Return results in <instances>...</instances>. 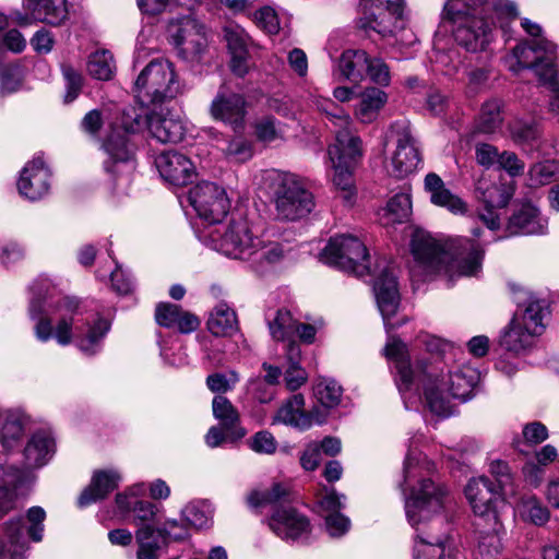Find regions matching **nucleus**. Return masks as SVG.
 <instances>
[{
  "mask_svg": "<svg viewBox=\"0 0 559 559\" xmlns=\"http://www.w3.org/2000/svg\"><path fill=\"white\" fill-rule=\"evenodd\" d=\"M225 39L230 53L248 55L250 37L239 25H228L224 28Z\"/></svg>",
  "mask_w": 559,
  "mask_h": 559,
  "instance_id": "56",
  "label": "nucleus"
},
{
  "mask_svg": "<svg viewBox=\"0 0 559 559\" xmlns=\"http://www.w3.org/2000/svg\"><path fill=\"white\" fill-rule=\"evenodd\" d=\"M210 236L216 250L234 259L250 260L260 246V238L253 235L249 222L242 216L233 217L223 231L215 229Z\"/></svg>",
  "mask_w": 559,
  "mask_h": 559,
  "instance_id": "11",
  "label": "nucleus"
},
{
  "mask_svg": "<svg viewBox=\"0 0 559 559\" xmlns=\"http://www.w3.org/2000/svg\"><path fill=\"white\" fill-rule=\"evenodd\" d=\"M533 335L524 329L518 318H513L500 336V345L508 352L520 353L532 345Z\"/></svg>",
  "mask_w": 559,
  "mask_h": 559,
  "instance_id": "35",
  "label": "nucleus"
},
{
  "mask_svg": "<svg viewBox=\"0 0 559 559\" xmlns=\"http://www.w3.org/2000/svg\"><path fill=\"white\" fill-rule=\"evenodd\" d=\"M511 139L518 145H528L539 138V130L534 119L514 118L508 123Z\"/></svg>",
  "mask_w": 559,
  "mask_h": 559,
  "instance_id": "37",
  "label": "nucleus"
},
{
  "mask_svg": "<svg viewBox=\"0 0 559 559\" xmlns=\"http://www.w3.org/2000/svg\"><path fill=\"white\" fill-rule=\"evenodd\" d=\"M46 519V512L40 507H32L27 511V520L29 522V527L27 533L33 542H40L43 539L44 524L43 522Z\"/></svg>",
  "mask_w": 559,
  "mask_h": 559,
  "instance_id": "63",
  "label": "nucleus"
},
{
  "mask_svg": "<svg viewBox=\"0 0 559 559\" xmlns=\"http://www.w3.org/2000/svg\"><path fill=\"white\" fill-rule=\"evenodd\" d=\"M33 8H25L35 21L53 26L60 25L68 16L66 0H37Z\"/></svg>",
  "mask_w": 559,
  "mask_h": 559,
  "instance_id": "33",
  "label": "nucleus"
},
{
  "mask_svg": "<svg viewBox=\"0 0 559 559\" xmlns=\"http://www.w3.org/2000/svg\"><path fill=\"white\" fill-rule=\"evenodd\" d=\"M334 168L333 183L337 190L341 191V198L345 202H350L354 195L353 187V168L355 165H347L344 163H332Z\"/></svg>",
  "mask_w": 559,
  "mask_h": 559,
  "instance_id": "51",
  "label": "nucleus"
},
{
  "mask_svg": "<svg viewBox=\"0 0 559 559\" xmlns=\"http://www.w3.org/2000/svg\"><path fill=\"white\" fill-rule=\"evenodd\" d=\"M248 391L251 396L261 404H267L275 397V386L255 378L248 384Z\"/></svg>",
  "mask_w": 559,
  "mask_h": 559,
  "instance_id": "64",
  "label": "nucleus"
},
{
  "mask_svg": "<svg viewBox=\"0 0 559 559\" xmlns=\"http://www.w3.org/2000/svg\"><path fill=\"white\" fill-rule=\"evenodd\" d=\"M518 510L525 521L539 526L546 524L550 518L548 509L535 496L522 497Z\"/></svg>",
  "mask_w": 559,
  "mask_h": 559,
  "instance_id": "41",
  "label": "nucleus"
},
{
  "mask_svg": "<svg viewBox=\"0 0 559 559\" xmlns=\"http://www.w3.org/2000/svg\"><path fill=\"white\" fill-rule=\"evenodd\" d=\"M425 188L430 193V201L435 205L445 207L454 214L465 212L466 204L445 188L443 180L437 174L430 173L426 176Z\"/></svg>",
  "mask_w": 559,
  "mask_h": 559,
  "instance_id": "29",
  "label": "nucleus"
},
{
  "mask_svg": "<svg viewBox=\"0 0 559 559\" xmlns=\"http://www.w3.org/2000/svg\"><path fill=\"white\" fill-rule=\"evenodd\" d=\"M531 187H540L559 180V163L556 160H544L535 163L528 169Z\"/></svg>",
  "mask_w": 559,
  "mask_h": 559,
  "instance_id": "46",
  "label": "nucleus"
},
{
  "mask_svg": "<svg viewBox=\"0 0 559 559\" xmlns=\"http://www.w3.org/2000/svg\"><path fill=\"white\" fill-rule=\"evenodd\" d=\"M368 58L364 50H345L338 58L337 70L345 80L359 83L366 78Z\"/></svg>",
  "mask_w": 559,
  "mask_h": 559,
  "instance_id": "31",
  "label": "nucleus"
},
{
  "mask_svg": "<svg viewBox=\"0 0 559 559\" xmlns=\"http://www.w3.org/2000/svg\"><path fill=\"white\" fill-rule=\"evenodd\" d=\"M238 381L239 377L235 371H230L228 376L225 373L215 372L207 376L206 385L212 392L219 393L218 395H223V393L230 391Z\"/></svg>",
  "mask_w": 559,
  "mask_h": 559,
  "instance_id": "60",
  "label": "nucleus"
},
{
  "mask_svg": "<svg viewBox=\"0 0 559 559\" xmlns=\"http://www.w3.org/2000/svg\"><path fill=\"white\" fill-rule=\"evenodd\" d=\"M32 297L28 306V314L36 320L35 335L40 342H47L52 336V323L48 317V308L53 307V295L48 282L35 283L31 287Z\"/></svg>",
  "mask_w": 559,
  "mask_h": 559,
  "instance_id": "14",
  "label": "nucleus"
},
{
  "mask_svg": "<svg viewBox=\"0 0 559 559\" xmlns=\"http://www.w3.org/2000/svg\"><path fill=\"white\" fill-rule=\"evenodd\" d=\"M181 514L188 526L203 528L209 525L213 515V509L206 501H195L186 506Z\"/></svg>",
  "mask_w": 559,
  "mask_h": 559,
  "instance_id": "44",
  "label": "nucleus"
},
{
  "mask_svg": "<svg viewBox=\"0 0 559 559\" xmlns=\"http://www.w3.org/2000/svg\"><path fill=\"white\" fill-rule=\"evenodd\" d=\"M157 511V507L150 501L134 500L131 512L133 513L132 523L138 526L136 531L147 528L151 535H156Z\"/></svg>",
  "mask_w": 559,
  "mask_h": 559,
  "instance_id": "40",
  "label": "nucleus"
},
{
  "mask_svg": "<svg viewBox=\"0 0 559 559\" xmlns=\"http://www.w3.org/2000/svg\"><path fill=\"white\" fill-rule=\"evenodd\" d=\"M248 444L252 451L261 454H273L277 449V442L274 436L266 430L254 433V436L248 440Z\"/></svg>",
  "mask_w": 559,
  "mask_h": 559,
  "instance_id": "61",
  "label": "nucleus"
},
{
  "mask_svg": "<svg viewBox=\"0 0 559 559\" xmlns=\"http://www.w3.org/2000/svg\"><path fill=\"white\" fill-rule=\"evenodd\" d=\"M207 39L205 31H201L193 38H190L188 43L183 44L179 49L180 56L187 61H200L201 57L206 49Z\"/></svg>",
  "mask_w": 559,
  "mask_h": 559,
  "instance_id": "59",
  "label": "nucleus"
},
{
  "mask_svg": "<svg viewBox=\"0 0 559 559\" xmlns=\"http://www.w3.org/2000/svg\"><path fill=\"white\" fill-rule=\"evenodd\" d=\"M269 330L272 337L276 341H289L296 335L297 321L293 318L288 310L280 309L276 311L275 318L269 321Z\"/></svg>",
  "mask_w": 559,
  "mask_h": 559,
  "instance_id": "39",
  "label": "nucleus"
},
{
  "mask_svg": "<svg viewBox=\"0 0 559 559\" xmlns=\"http://www.w3.org/2000/svg\"><path fill=\"white\" fill-rule=\"evenodd\" d=\"M412 213V200L407 193H397L392 197L384 210L386 223H403Z\"/></svg>",
  "mask_w": 559,
  "mask_h": 559,
  "instance_id": "48",
  "label": "nucleus"
},
{
  "mask_svg": "<svg viewBox=\"0 0 559 559\" xmlns=\"http://www.w3.org/2000/svg\"><path fill=\"white\" fill-rule=\"evenodd\" d=\"M548 222L542 217L539 210L531 203L523 204L510 216L507 230L509 235H543Z\"/></svg>",
  "mask_w": 559,
  "mask_h": 559,
  "instance_id": "22",
  "label": "nucleus"
},
{
  "mask_svg": "<svg viewBox=\"0 0 559 559\" xmlns=\"http://www.w3.org/2000/svg\"><path fill=\"white\" fill-rule=\"evenodd\" d=\"M415 260L413 272L426 275L443 274L450 281L461 276H476L481 270L483 248L466 237L451 238L442 246L431 235L416 230L411 241Z\"/></svg>",
  "mask_w": 559,
  "mask_h": 559,
  "instance_id": "2",
  "label": "nucleus"
},
{
  "mask_svg": "<svg viewBox=\"0 0 559 559\" xmlns=\"http://www.w3.org/2000/svg\"><path fill=\"white\" fill-rule=\"evenodd\" d=\"M388 102V95L378 87H367L359 95L355 109L356 118L362 123L373 122Z\"/></svg>",
  "mask_w": 559,
  "mask_h": 559,
  "instance_id": "30",
  "label": "nucleus"
},
{
  "mask_svg": "<svg viewBox=\"0 0 559 559\" xmlns=\"http://www.w3.org/2000/svg\"><path fill=\"white\" fill-rule=\"evenodd\" d=\"M501 491L485 476L471 479L465 488L466 498L478 519L476 525L483 526L486 534L498 533L500 530L498 508L504 504Z\"/></svg>",
  "mask_w": 559,
  "mask_h": 559,
  "instance_id": "9",
  "label": "nucleus"
},
{
  "mask_svg": "<svg viewBox=\"0 0 559 559\" xmlns=\"http://www.w3.org/2000/svg\"><path fill=\"white\" fill-rule=\"evenodd\" d=\"M544 313V302L540 300H532L526 306L520 323L523 324L524 329L530 331L533 336L540 335L545 329L543 324Z\"/></svg>",
  "mask_w": 559,
  "mask_h": 559,
  "instance_id": "50",
  "label": "nucleus"
},
{
  "mask_svg": "<svg viewBox=\"0 0 559 559\" xmlns=\"http://www.w3.org/2000/svg\"><path fill=\"white\" fill-rule=\"evenodd\" d=\"M56 311L62 312L56 326L55 337L60 345H68L72 342L74 325L78 347L87 356L95 355L100 348V342L109 331V322L103 318H98L93 324L86 323V332L79 320L74 319V314L79 309V301L74 298L63 297L55 302Z\"/></svg>",
  "mask_w": 559,
  "mask_h": 559,
  "instance_id": "5",
  "label": "nucleus"
},
{
  "mask_svg": "<svg viewBox=\"0 0 559 559\" xmlns=\"http://www.w3.org/2000/svg\"><path fill=\"white\" fill-rule=\"evenodd\" d=\"M51 173L41 156H35L21 170L17 181L19 193L29 201H37L48 194Z\"/></svg>",
  "mask_w": 559,
  "mask_h": 559,
  "instance_id": "15",
  "label": "nucleus"
},
{
  "mask_svg": "<svg viewBox=\"0 0 559 559\" xmlns=\"http://www.w3.org/2000/svg\"><path fill=\"white\" fill-rule=\"evenodd\" d=\"M273 201L276 218L280 221L300 219L314 206L312 193L293 174L277 176L274 182Z\"/></svg>",
  "mask_w": 559,
  "mask_h": 559,
  "instance_id": "8",
  "label": "nucleus"
},
{
  "mask_svg": "<svg viewBox=\"0 0 559 559\" xmlns=\"http://www.w3.org/2000/svg\"><path fill=\"white\" fill-rule=\"evenodd\" d=\"M226 158L234 163H246L253 156L252 143L243 136L233 138L223 150Z\"/></svg>",
  "mask_w": 559,
  "mask_h": 559,
  "instance_id": "53",
  "label": "nucleus"
},
{
  "mask_svg": "<svg viewBox=\"0 0 559 559\" xmlns=\"http://www.w3.org/2000/svg\"><path fill=\"white\" fill-rule=\"evenodd\" d=\"M373 292L384 325L388 329L395 328L396 324L391 322V318L397 312L400 306V293L396 276L391 267H385L376 278Z\"/></svg>",
  "mask_w": 559,
  "mask_h": 559,
  "instance_id": "17",
  "label": "nucleus"
},
{
  "mask_svg": "<svg viewBox=\"0 0 559 559\" xmlns=\"http://www.w3.org/2000/svg\"><path fill=\"white\" fill-rule=\"evenodd\" d=\"M503 102L501 99H490L481 107L477 128L483 133H493L498 130L502 122Z\"/></svg>",
  "mask_w": 559,
  "mask_h": 559,
  "instance_id": "38",
  "label": "nucleus"
},
{
  "mask_svg": "<svg viewBox=\"0 0 559 559\" xmlns=\"http://www.w3.org/2000/svg\"><path fill=\"white\" fill-rule=\"evenodd\" d=\"M486 0H449L445 16L455 25L453 36L467 51L484 50L491 39V23L478 10Z\"/></svg>",
  "mask_w": 559,
  "mask_h": 559,
  "instance_id": "4",
  "label": "nucleus"
},
{
  "mask_svg": "<svg viewBox=\"0 0 559 559\" xmlns=\"http://www.w3.org/2000/svg\"><path fill=\"white\" fill-rule=\"evenodd\" d=\"M270 530L284 540H297L310 533L306 515L290 506H278L269 519Z\"/></svg>",
  "mask_w": 559,
  "mask_h": 559,
  "instance_id": "16",
  "label": "nucleus"
},
{
  "mask_svg": "<svg viewBox=\"0 0 559 559\" xmlns=\"http://www.w3.org/2000/svg\"><path fill=\"white\" fill-rule=\"evenodd\" d=\"M320 260L326 265L357 276H365L370 272L367 247L353 235L332 237L321 251Z\"/></svg>",
  "mask_w": 559,
  "mask_h": 559,
  "instance_id": "7",
  "label": "nucleus"
},
{
  "mask_svg": "<svg viewBox=\"0 0 559 559\" xmlns=\"http://www.w3.org/2000/svg\"><path fill=\"white\" fill-rule=\"evenodd\" d=\"M23 435V421L19 414L8 413L1 431V443L7 449H12Z\"/></svg>",
  "mask_w": 559,
  "mask_h": 559,
  "instance_id": "54",
  "label": "nucleus"
},
{
  "mask_svg": "<svg viewBox=\"0 0 559 559\" xmlns=\"http://www.w3.org/2000/svg\"><path fill=\"white\" fill-rule=\"evenodd\" d=\"M448 490L430 479H423L419 487L413 489L405 501V511L409 524L416 530L420 548L416 556L420 559H445L447 530L435 534V526L442 525L444 518L439 515L442 509L451 504Z\"/></svg>",
  "mask_w": 559,
  "mask_h": 559,
  "instance_id": "3",
  "label": "nucleus"
},
{
  "mask_svg": "<svg viewBox=\"0 0 559 559\" xmlns=\"http://www.w3.org/2000/svg\"><path fill=\"white\" fill-rule=\"evenodd\" d=\"M395 144L389 173L396 178H404L415 171L420 163L419 150L414 136L406 128L396 133Z\"/></svg>",
  "mask_w": 559,
  "mask_h": 559,
  "instance_id": "18",
  "label": "nucleus"
},
{
  "mask_svg": "<svg viewBox=\"0 0 559 559\" xmlns=\"http://www.w3.org/2000/svg\"><path fill=\"white\" fill-rule=\"evenodd\" d=\"M61 72L66 81L64 102L72 103L82 91L83 76L72 64L67 62L61 64Z\"/></svg>",
  "mask_w": 559,
  "mask_h": 559,
  "instance_id": "55",
  "label": "nucleus"
},
{
  "mask_svg": "<svg viewBox=\"0 0 559 559\" xmlns=\"http://www.w3.org/2000/svg\"><path fill=\"white\" fill-rule=\"evenodd\" d=\"M156 536L157 538H162L165 544L169 540H183L189 536L188 525L183 520L181 522L167 520L163 526L157 527Z\"/></svg>",
  "mask_w": 559,
  "mask_h": 559,
  "instance_id": "58",
  "label": "nucleus"
},
{
  "mask_svg": "<svg viewBox=\"0 0 559 559\" xmlns=\"http://www.w3.org/2000/svg\"><path fill=\"white\" fill-rule=\"evenodd\" d=\"M120 480V476L115 471H97L94 473L91 484L82 491L78 499L81 508L90 506L108 496L115 490Z\"/></svg>",
  "mask_w": 559,
  "mask_h": 559,
  "instance_id": "25",
  "label": "nucleus"
},
{
  "mask_svg": "<svg viewBox=\"0 0 559 559\" xmlns=\"http://www.w3.org/2000/svg\"><path fill=\"white\" fill-rule=\"evenodd\" d=\"M513 192V187L507 183H492L486 180H479L476 186L478 199L485 204V207L490 209L507 206Z\"/></svg>",
  "mask_w": 559,
  "mask_h": 559,
  "instance_id": "32",
  "label": "nucleus"
},
{
  "mask_svg": "<svg viewBox=\"0 0 559 559\" xmlns=\"http://www.w3.org/2000/svg\"><path fill=\"white\" fill-rule=\"evenodd\" d=\"M4 536L7 543L12 547L23 549L26 545L24 537V524L22 518L11 519L4 523Z\"/></svg>",
  "mask_w": 559,
  "mask_h": 559,
  "instance_id": "62",
  "label": "nucleus"
},
{
  "mask_svg": "<svg viewBox=\"0 0 559 559\" xmlns=\"http://www.w3.org/2000/svg\"><path fill=\"white\" fill-rule=\"evenodd\" d=\"M188 200L199 217L209 224L221 223L230 209L225 189L210 181H202L191 188Z\"/></svg>",
  "mask_w": 559,
  "mask_h": 559,
  "instance_id": "12",
  "label": "nucleus"
},
{
  "mask_svg": "<svg viewBox=\"0 0 559 559\" xmlns=\"http://www.w3.org/2000/svg\"><path fill=\"white\" fill-rule=\"evenodd\" d=\"M250 259L257 272H264L269 266L280 262L284 258V249L280 242L265 243L260 239V246Z\"/></svg>",
  "mask_w": 559,
  "mask_h": 559,
  "instance_id": "36",
  "label": "nucleus"
},
{
  "mask_svg": "<svg viewBox=\"0 0 559 559\" xmlns=\"http://www.w3.org/2000/svg\"><path fill=\"white\" fill-rule=\"evenodd\" d=\"M114 58L107 50L96 51L90 56L87 72L97 80H110L114 74Z\"/></svg>",
  "mask_w": 559,
  "mask_h": 559,
  "instance_id": "47",
  "label": "nucleus"
},
{
  "mask_svg": "<svg viewBox=\"0 0 559 559\" xmlns=\"http://www.w3.org/2000/svg\"><path fill=\"white\" fill-rule=\"evenodd\" d=\"M384 352L394 362L399 391L423 390L430 411L440 416L451 415L452 399L462 402L468 400L478 379L476 371L471 368L445 371V365L439 358L433 361L420 359L413 364L400 341L388 343Z\"/></svg>",
  "mask_w": 559,
  "mask_h": 559,
  "instance_id": "1",
  "label": "nucleus"
},
{
  "mask_svg": "<svg viewBox=\"0 0 559 559\" xmlns=\"http://www.w3.org/2000/svg\"><path fill=\"white\" fill-rule=\"evenodd\" d=\"M155 165L164 178L174 186H185L193 177L192 162L177 151H166L157 155Z\"/></svg>",
  "mask_w": 559,
  "mask_h": 559,
  "instance_id": "20",
  "label": "nucleus"
},
{
  "mask_svg": "<svg viewBox=\"0 0 559 559\" xmlns=\"http://www.w3.org/2000/svg\"><path fill=\"white\" fill-rule=\"evenodd\" d=\"M204 26L200 24L195 19L191 16H183L175 22H171L169 26V33L177 48H180L183 44L188 43L190 38H193Z\"/></svg>",
  "mask_w": 559,
  "mask_h": 559,
  "instance_id": "42",
  "label": "nucleus"
},
{
  "mask_svg": "<svg viewBox=\"0 0 559 559\" xmlns=\"http://www.w3.org/2000/svg\"><path fill=\"white\" fill-rule=\"evenodd\" d=\"M305 400L301 394L293 395L283 404L273 418V424L282 423L300 430H306L313 423L322 424L325 421L326 413L313 409L309 413L304 412Z\"/></svg>",
  "mask_w": 559,
  "mask_h": 559,
  "instance_id": "19",
  "label": "nucleus"
},
{
  "mask_svg": "<svg viewBox=\"0 0 559 559\" xmlns=\"http://www.w3.org/2000/svg\"><path fill=\"white\" fill-rule=\"evenodd\" d=\"M289 500V491L280 483L273 484L270 489L259 491L254 490L248 496V503L251 507L264 504H277Z\"/></svg>",
  "mask_w": 559,
  "mask_h": 559,
  "instance_id": "49",
  "label": "nucleus"
},
{
  "mask_svg": "<svg viewBox=\"0 0 559 559\" xmlns=\"http://www.w3.org/2000/svg\"><path fill=\"white\" fill-rule=\"evenodd\" d=\"M207 329L215 336L231 335L238 329L235 311L226 304H219L211 312Z\"/></svg>",
  "mask_w": 559,
  "mask_h": 559,
  "instance_id": "34",
  "label": "nucleus"
},
{
  "mask_svg": "<svg viewBox=\"0 0 559 559\" xmlns=\"http://www.w3.org/2000/svg\"><path fill=\"white\" fill-rule=\"evenodd\" d=\"M299 346L296 343L288 344L287 357L289 366L285 372V383L288 390L296 391L307 381V372L299 366Z\"/></svg>",
  "mask_w": 559,
  "mask_h": 559,
  "instance_id": "43",
  "label": "nucleus"
},
{
  "mask_svg": "<svg viewBox=\"0 0 559 559\" xmlns=\"http://www.w3.org/2000/svg\"><path fill=\"white\" fill-rule=\"evenodd\" d=\"M55 453V440L47 431H37L24 449V465L27 468L41 467Z\"/></svg>",
  "mask_w": 559,
  "mask_h": 559,
  "instance_id": "26",
  "label": "nucleus"
},
{
  "mask_svg": "<svg viewBox=\"0 0 559 559\" xmlns=\"http://www.w3.org/2000/svg\"><path fill=\"white\" fill-rule=\"evenodd\" d=\"M328 155L331 163L355 165L357 158L361 156V140L349 129H341L336 132V142L329 147Z\"/></svg>",
  "mask_w": 559,
  "mask_h": 559,
  "instance_id": "27",
  "label": "nucleus"
},
{
  "mask_svg": "<svg viewBox=\"0 0 559 559\" xmlns=\"http://www.w3.org/2000/svg\"><path fill=\"white\" fill-rule=\"evenodd\" d=\"M187 90L178 80L174 64L164 59L152 60L135 81L136 98L143 105H157L176 98Z\"/></svg>",
  "mask_w": 559,
  "mask_h": 559,
  "instance_id": "6",
  "label": "nucleus"
},
{
  "mask_svg": "<svg viewBox=\"0 0 559 559\" xmlns=\"http://www.w3.org/2000/svg\"><path fill=\"white\" fill-rule=\"evenodd\" d=\"M212 412L224 430L230 435V440H239L246 436V429L239 426V413L226 396H214L212 401Z\"/></svg>",
  "mask_w": 559,
  "mask_h": 559,
  "instance_id": "28",
  "label": "nucleus"
},
{
  "mask_svg": "<svg viewBox=\"0 0 559 559\" xmlns=\"http://www.w3.org/2000/svg\"><path fill=\"white\" fill-rule=\"evenodd\" d=\"M145 121L152 138L160 143H177L183 138L182 121L168 110H152L146 114Z\"/></svg>",
  "mask_w": 559,
  "mask_h": 559,
  "instance_id": "21",
  "label": "nucleus"
},
{
  "mask_svg": "<svg viewBox=\"0 0 559 559\" xmlns=\"http://www.w3.org/2000/svg\"><path fill=\"white\" fill-rule=\"evenodd\" d=\"M254 130L257 139L264 143L284 139L283 126L272 116H265L258 120Z\"/></svg>",
  "mask_w": 559,
  "mask_h": 559,
  "instance_id": "52",
  "label": "nucleus"
},
{
  "mask_svg": "<svg viewBox=\"0 0 559 559\" xmlns=\"http://www.w3.org/2000/svg\"><path fill=\"white\" fill-rule=\"evenodd\" d=\"M156 322L164 328H176L180 333H191L200 325L197 316L185 311L180 306L169 302H160L155 310Z\"/></svg>",
  "mask_w": 559,
  "mask_h": 559,
  "instance_id": "23",
  "label": "nucleus"
},
{
  "mask_svg": "<svg viewBox=\"0 0 559 559\" xmlns=\"http://www.w3.org/2000/svg\"><path fill=\"white\" fill-rule=\"evenodd\" d=\"M313 393L323 407L333 408L340 404L343 390L335 380L323 378L314 384Z\"/></svg>",
  "mask_w": 559,
  "mask_h": 559,
  "instance_id": "45",
  "label": "nucleus"
},
{
  "mask_svg": "<svg viewBox=\"0 0 559 559\" xmlns=\"http://www.w3.org/2000/svg\"><path fill=\"white\" fill-rule=\"evenodd\" d=\"M104 147L108 154V159L104 162L105 170L108 174L116 176L126 171L129 173L134 168L132 152L124 135H110L105 142Z\"/></svg>",
  "mask_w": 559,
  "mask_h": 559,
  "instance_id": "24",
  "label": "nucleus"
},
{
  "mask_svg": "<svg viewBox=\"0 0 559 559\" xmlns=\"http://www.w3.org/2000/svg\"><path fill=\"white\" fill-rule=\"evenodd\" d=\"M135 539L139 545L136 559H158L159 543L156 535H151L147 528H142L135 532Z\"/></svg>",
  "mask_w": 559,
  "mask_h": 559,
  "instance_id": "57",
  "label": "nucleus"
},
{
  "mask_svg": "<svg viewBox=\"0 0 559 559\" xmlns=\"http://www.w3.org/2000/svg\"><path fill=\"white\" fill-rule=\"evenodd\" d=\"M556 50L557 45L546 38L520 43L512 50L515 63L510 66V70L518 73L522 69H534L544 82L552 83L556 78Z\"/></svg>",
  "mask_w": 559,
  "mask_h": 559,
  "instance_id": "10",
  "label": "nucleus"
},
{
  "mask_svg": "<svg viewBox=\"0 0 559 559\" xmlns=\"http://www.w3.org/2000/svg\"><path fill=\"white\" fill-rule=\"evenodd\" d=\"M209 111L214 120L229 124L235 132L243 129L246 99L241 94L229 91L226 83L218 87Z\"/></svg>",
  "mask_w": 559,
  "mask_h": 559,
  "instance_id": "13",
  "label": "nucleus"
}]
</instances>
